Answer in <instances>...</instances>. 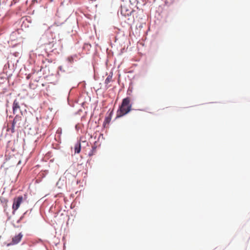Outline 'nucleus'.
<instances>
[{
	"instance_id": "f257e3e1",
	"label": "nucleus",
	"mask_w": 250,
	"mask_h": 250,
	"mask_svg": "<svg viewBox=\"0 0 250 250\" xmlns=\"http://www.w3.org/2000/svg\"><path fill=\"white\" fill-rule=\"evenodd\" d=\"M131 99L129 97L124 98L122 104L119 106L117 112V117H122L127 114L131 109L132 105L130 104Z\"/></svg>"
},
{
	"instance_id": "f03ea898",
	"label": "nucleus",
	"mask_w": 250,
	"mask_h": 250,
	"mask_svg": "<svg viewBox=\"0 0 250 250\" xmlns=\"http://www.w3.org/2000/svg\"><path fill=\"white\" fill-rule=\"evenodd\" d=\"M22 201L23 197L22 196H19L14 198L12 205V209L13 211H16L19 208Z\"/></svg>"
},
{
	"instance_id": "7ed1b4c3",
	"label": "nucleus",
	"mask_w": 250,
	"mask_h": 250,
	"mask_svg": "<svg viewBox=\"0 0 250 250\" xmlns=\"http://www.w3.org/2000/svg\"><path fill=\"white\" fill-rule=\"evenodd\" d=\"M22 237L23 235L21 232H20L19 234L16 235L12 238L11 242L7 245V246L14 245L18 244L21 242Z\"/></svg>"
},
{
	"instance_id": "20e7f679",
	"label": "nucleus",
	"mask_w": 250,
	"mask_h": 250,
	"mask_svg": "<svg viewBox=\"0 0 250 250\" xmlns=\"http://www.w3.org/2000/svg\"><path fill=\"white\" fill-rule=\"evenodd\" d=\"M20 110V106L19 102L17 100H15L13 104V113H16L18 111Z\"/></svg>"
},
{
	"instance_id": "39448f33",
	"label": "nucleus",
	"mask_w": 250,
	"mask_h": 250,
	"mask_svg": "<svg viewBox=\"0 0 250 250\" xmlns=\"http://www.w3.org/2000/svg\"><path fill=\"white\" fill-rule=\"evenodd\" d=\"M21 120V117L19 116L18 115H16L15 117L14 118L13 121V126H15L16 124H18V125L20 124V122Z\"/></svg>"
},
{
	"instance_id": "423d86ee",
	"label": "nucleus",
	"mask_w": 250,
	"mask_h": 250,
	"mask_svg": "<svg viewBox=\"0 0 250 250\" xmlns=\"http://www.w3.org/2000/svg\"><path fill=\"white\" fill-rule=\"evenodd\" d=\"M74 149L75 153H79L80 152L81 150V146L80 142H78L75 144Z\"/></svg>"
},
{
	"instance_id": "0eeeda50",
	"label": "nucleus",
	"mask_w": 250,
	"mask_h": 250,
	"mask_svg": "<svg viewBox=\"0 0 250 250\" xmlns=\"http://www.w3.org/2000/svg\"><path fill=\"white\" fill-rule=\"evenodd\" d=\"M112 75H109L105 80V84L107 85L109 83L112 81Z\"/></svg>"
},
{
	"instance_id": "6e6552de",
	"label": "nucleus",
	"mask_w": 250,
	"mask_h": 250,
	"mask_svg": "<svg viewBox=\"0 0 250 250\" xmlns=\"http://www.w3.org/2000/svg\"><path fill=\"white\" fill-rule=\"evenodd\" d=\"M111 120V115H109L108 116L105 117L104 121V125L106 124H109Z\"/></svg>"
},
{
	"instance_id": "1a4fd4ad",
	"label": "nucleus",
	"mask_w": 250,
	"mask_h": 250,
	"mask_svg": "<svg viewBox=\"0 0 250 250\" xmlns=\"http://www.w3.org/2000/svg\"><path fill=\"white\" fill-rule=\"evenodd\" d=\"M67 61L70 63H73L74 62V58L72 56H70L67 58Z\"/></svg>"
},
{
	"instance_id": "9d476101",
	"label": "nucleus",
	"mask_w": 250,
	"mask_h": 250,
	"mask_svg": "<svg viewBox=\"0 0 250 250\" xmlns=\"http://www.w3.org/2000/svg\"><path fill=\"white\" fill-rule=\"evenodd\" d=\"M14 126H13V125H12V128H11L12 133H14L15 132Z\"/></svg>"
}]
</instances>
